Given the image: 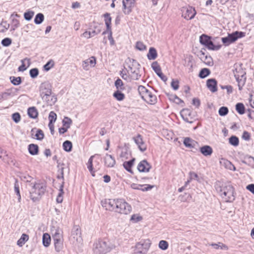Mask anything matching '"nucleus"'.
Segmentation results:
<instances>
[{
    "label": "nucleus",
    "instance_id": "obj_1",
    "mask_svg": "<svg viewBox=\"0 0 254 254\" xmlns=\"http://www.w3.org/2000/svg\"><path fill=\"white\" fill-rule=\"evenodd\" d=\"M215 187L216 191L226 202H233L235 200L234 189L230 185L217 182Z\"/></svg>",
    "mask_w": 254,
    "mask_h": 254
},
{
    "label": "nucleus",
    "instance_id": "obj_2",
    "mask_svg": "<svg viewBox=\"0 0 254 254\" xmlns=\"http://www.w3.org/2000/svg\"><path fill=\"white\" fill-rule=\"evenodd\" d=\"M46 189L45 185L43 183H35L32 185L30 190V197L33 202L39 200L44 194Z\"/></svg>",
    "mask_w": 254,
    "mask_h": 254
},
{
    "label": "nucleus",
    "instance_id": "obj_3",
    "mask_svg": "<svg viewBox=\"0 0 254 254\" xmlns=\"http://www.w3.org/2000/svg\"><path fill=\"white\" fill-rule=\"evenodd\" d=\"M234 77L238 82L239 90H241L246 83V72L240 66H236L233 70Z\"/></svg>",
    "mask_w": 254,
    "mask_h": 254
},
{
    "label": "nucleus",
    "instance_id": "obj_4",
    "mask_svg": "<svg viewBox=\"0 0 254 254\" xmlns=\"http://www.w3.org/2000/svg\"><path fill=\"white\" fill-rule=\"evenodd\" d=\"M115 212L124 214H127L131 211V206L123 199H117Z\"/></svg>",
    "mask_w": 254,
    "mask_h": 254
},
{
    "label": "nucleus",
    "instance_id": "obj_5",
    "mask_svg": "<svg viewBox=\"0 0 254 254\" xmlns=\"http://www.w3.org/2000/svg\"><path fill=\"white\" fill-rule=\"evenodd\" d=\"M93 249L96 254H104L110 251V247L106 241L100 239L94 244Z\"/></svg>",
    "mask_w": 254,
    "mask_h": 254
},
{
    "label": "nucleus",
    "instance_id": "obj_6",
    "mask_svg": "<svg viewBox=\"0 0 254 254\" xmlns=\"http://www.w3.org/2000/svg\"><path fill=\"white\" fill-rule=\"evenodd\" d=\"M40 95L43 100L48 101L52 94V86L48 82L42 83L39 86Z\"/></svg>",
    "mask_w": 254,
    "mask_h": 254
},
{
    "label": "nucleus",
    "instance_id": "obj_7",
    "mask_svg": "<svg viewBox=\"0 0 254 254\" xmlns=\"http://www.w3.org/2000/svg\"><path fill=\"white\" fill-rule=\"evenodd\" d=\"M245 36V33L244 32L236 31L231 34H229L227 37H223L222 41L225 46H228L236 41L238 38H242Z\"/></svg>",
    "mask_w": 254,
    "mask_h": 254
},
{
    "label": "nucleus",
    "instance_id": "obj_8",
    "mask_svg": "<svg viewBox=\"0 0 254 254\" xmlns=\"http://www.w3.org/2000/svg\"><path fill=\"white\" fill-rule=\"evenodd\" d=\"M210 39V37L208 36L202 35L200 36L199 41L202 45H204L209 50L213 51H217L219 50L221 46L215 45Z\"/></svg>",
    "mask_w": 254,
    "mask_h": 254
},
{
    "label": "nucleus",
    "instance_id": "obj_9",
    "mask_svg": "<svg viewBox=\"0 0 254 254\" xmlns=\"http://www.w3.org/2000/svg\"><path fill=\"white\" fill-rule=\"evenodd\" d=\"M139 66L140 64L135 61H133L131 65L128 66V72L131 79L138 80L140 77Z\"/></svg>",
    "mask_w": 254,
    "mask_h": 254
},
{
    "label": "nucleus",
    "instance_id": "obj_10",
    "mask_svg": "<svg viewBox=\"0 0 254 254\" xmlns=\"http://www.w3.org/2000/svg\"><path fill=\"white\" fill-rule=\"evenodd\" d=\"M135 3V0H123V11L124 14H129L134 7Z\"/></svg>",
    "mask_w": 254,
    "mask_h": 254
},
{
    "label": "nucleus",
    "instance_id": "obj_11",
    "mask_svg": "<svg viewBox=\"0 0 254 254\" xmlns=\"http://www.w3.org/2000/svg\"><path fill=\"white\" fill-rule=\"evenodd\" d=\"M196 13L195 9L192 7H183L182 9V16L187 20L193 18Z\"/></svg>",
    "mask_w": 254,
    "mask_h": 254
},
{
    "label": "nucleus",
    "instance_id": "obj_12",
    "mask_svg": "<svg viewBox=\"0 0 254 254\" xmlns=\"http://www.w3.org/2000/svg\"><path fill=\"white\" fill-rule=\"evenodd\" d=\"M117 199H106L101 201L102 205L105 207L106 210L110 211H115V206L116 205Z\"/></svg>",
    "mask_w": 254,
    "mask_h": 254
},
{
    "label": "nucleus",
    "instance_id": "obj_13",
    "mask_svg": "<svg viewBox=\"0 0 254 254\" xmlns=\"http://www.w3.org/2000/svg\"><path fill=\"white\" fill-rule=\"evenodd\" d=\"M132 139L141 152H144L146 150L147 146L143 140L142 137L140 134H138L136 136H133Z\"/></svg>",
    "mask_w": 254,
    "mask_h": 254
},
{
    "label": "nucleus",
    "instance_id": "obj_14",
    "mask_svg": "<svg viewBox=\"0 0 254 254\" xmlns=\"http://www.w3.org/2000/svg\"><path fill=\"white\" fill-rule=\"evenodd\" d=\"M151 67L155 72L163 81L166 82L167 80V76L162 72L161 67L157 62H154L151 64Z\"/></svg>",
    "mask_w": 254,
    "mask_h": 254
},
{
    "label": "nucleus",
    "instance_id": "obj_15",
    "mask_svg": "<svg viewBox=\"0 0 254 254\" xmlns=\"http://www.w3.org/2000/svg\"><path fill=\"white\" fill-rule=\"evenodd\" d=\"M183 120L187 123L191 124L193 122L191 117V111L188 109H183L180 112Z\"/></svg>",
    "mask_w": 254,
    "mask_h": 254
},
{
    "label": "nucleus",
    "instance_id": "obj_16",
    "mask_svg": "<svg viewBox=\"0 0 254 254\" xmlns=\"http://www.w3.org/2000/svg\"><path fill=\"white\" fill-rule=\"evenodd\" d=\"M150 168V165L146 160L141 161L137 166V169L140 172H148Z\"/></svg>",
    "mask_w": 254,
    "mask_h": 254
},
{
    "label": "nucleus",
    "instance_id": "obj_17",
    "mask_svg": "<svg viewBox=\"0 0 254 254\" xmlns=\"http://www.w3.org/2000/svg\"><path fill=\"white\" fill-rule=\"evenodd\" d=\"M105 165L109 168L113 167L116 164L115 158L111 155L106 154L104 158Z\"/></svg>",
    "mask_w": 254,
    "mask_h": 254
},
{
    "label": "nucleus",
    "instance_id": "obj_18",
    "mask_svg": "<svg viewBox=\"0 0 254 254\" xmlns=\"http://www.w3.org/2000/svg\"><path fill=\"white\" fill-rule=\"evenodd\" d=\"M154 187V186L150 185H138L133 183L131 185V188L134 190H141L143 191L150 190Z\"/></svg>",
    "mask_w": 254,
    "mask_h": 254
},
{
    "label": "nucleus",
    "instance_id": "obj_19",
    "mask_svg": "<svg viewBox=\"0 0 254 254\" xmlns=\"http://www.w3.org/2000/svg\"><path fill=\"white\" fill-rule=\"evenodd\" d=\"M217 82L216 79L213 78L209 79L207 80L206 85L208 88L212 92H215L217 91Z\"/></svg>",
    "mask_w": 254,
    "mask_h": 254
},
{
    "label": "nucleus",
    "instance_id": "obj_20",
    "mask_svg": "<svg viewBox=\"0 0 254 254\" xmlns=\"http://www.w3.org/2000/svg\"><path fill=\"white\" fill-rule=\"evenodd\" d=\"M200 152L205 156H210L213 150L211 146L209 145H204L200 148Z\"/></svg>",
    "mask_w": 254,
    "mask_h": 254
},
{
    "label": "nucleus",
    "instance_id": "obj_21",
    "mask_svg": "<svg viewBox=\"0 0 254 254\" xmlns=\"http://www.w3.org/2000/svg\"><path fill=\"white\" fill-rule=\"evenodd\" d=\"M201 55L202 57H201L200 59L206 65L208 66H212L213 65V60L210 56H205L204 53L203 52H202Z\"/></svg>",
    "mask_w": 254,
    "mask_h": 254
},
{
    "label": "nucleus",
    "instance_id": "obj_22",
    "mask_svg": "<svg viewBox=\"0 0 254 254\" xmlns=\"http://www.w3.org/2000/svg\"><path fill=\"white\" fill-rule=\"evenodd\" d=\"M184 144L187 147L192 148L195 146L197 142L190 137H186L184 140Z\"/></svg>",
    "mask_w": 254,
    "mask_h": 254
},
{
    "label": "nucleus",
    "instance_id": "obj_23",
    "mask_svg": "<svg viewBox=\"0 0 254 254\" xmlns=\"http://www.w3.org/2000/svg\"><path fill=\"white\" fill-rule=\"evenodd\" d=\"M103 16L105 18V24L107 27L106 31L112 30L111 26L112 18L110 16V13H106L104 14Z\"/></svg>",
    "mask_w": 254,
    "mask_h": 254
},
{
    "label": "nucleus",
    "instance_id": "obj_24",
    "mask_svg": "<svg viewBox=\"0 0 254 254\" xmlns=\"http://www.w3.org/2000/svg\"><path fill=\"white\" fill-rule=\"evenodd\" d=\"M28 151L32 155H37L39 152V147L35 144H30L28 146Z\"/></svg>",
    "mask_w": 254,
    "mask_h": 254
},
{
    "label": "nucleus",
    "instance_id": "obj_25",
    "mask_svg": "<svg viewBox=\"0 0 254 254\" xmlns=\"http://www.w3.org/2000/svg\"><path fill=\"white\" fill-rule=\"evenodd\" d=\"M147 58L149 60H155L157 57V53L156 50L153 47L150 48V49L149 50V52L147 54Z\"/></svg>",
    "mask_w": 254,
    "mask_h": 254
},
{
    "label": "nucleus",
    "instance_id": "obj_26",
    "mask_svg": "<svg viewBox=\"0 0 254 254\" xmlns=\"http://www.w3.org/2000/svg\"><path fill=\"white\" fill-rule=\"evenodd\" d=\"M28 115L32 119H36L38 115V112L37 109L35 107H30L28 109Z\"/></svg>",
    "mask_w": 254,
    "mask_h": 254
},
{
    "label": "nucleus",
    "instance_id": "obj_27",
    "mask_svg": "<svg viewBox=\"0 0 254 254\" xmlns=\"http://www.w3.org/2000/svg\"><path fill=\"white\" fill-rule=\"evenodd\" d=\"M157 97L152 92L149 94L148 98L146 99L145 102L150 105H154L157 103Z\"/></svg>",
    "mask_w": 254,
    "mask_h": 254
},
{
    "label": "nucleus",
    "instance_id": "obj_28",
    "mask_svg": "<svg viewBox=\"0 0 254 254\" xmlns=\"http://www.w3.org/2000/svg\"><path fill=\"white\" fill-rule=\"evenodd\" d=\"M28 240L29 236L26 234H23L17 241V245L19 247H22Z\"/></svg>",
    "mask_w": 254,
    "mask_h": 254
},
{
    "label": "nucleus",
    "instance_id": "obj_29",
    "mask_svg": "<svg viewBox=\"0 0 254 254\" xmlns=\"http://www.w3.org/2000/svg\"><path fill=\"white\" fill-rule=\"evenodd\" d=\"M72 236L74 239L78 240V237H80L81 235V230L78 226H74L71 231Z\"/></svg>",
    "mask_w": 254,
    "mask_h": 254
},
{
    "label": "nucleus",
    "instance_id": "obj_30",
    "mask_svg": "<svg viewBox=\"0 0 254 254\" xmlns=\"http://www.w3.org/2000/svg\"><path fill=\"white\" fill-rule=\"evenodd\" d=\"M135 160L134 158L128 161H126L123 163V166L125 169L130 173H132L131 167L133 164V162Z\"/></svg>",
    "mask_w": 254,
    "mask_h": 254
},
{
    "label": "nucleus",
    "instance_id": "obj_31",
    "mask_svg": "<svg viewBox=\"0 0 254 254\" xmlns=\"http://www.w3.org/2000/svg\"><path fill=\"white\" fill-rule=\"evenodd\" d=\"M169 99L173 102L177 104H180L181 103H183V101L179 98L177 95L175 94H167Z\"/></svg>",
    "mask_w": 254,
    "mask_h": 254
},
{
    "label": "nucleus",
    "instance_id": "obj_32",
    "mask_svg": "<svg viewBox=\"0 0 254 254\" xmlns=\"http://www.w3.org/2000/svg\"><path fill=\"white\" fill-rule=\"evenodd\" d=\"M51 237L48 233H44L43 235L42 242L43 245L48 247L51 243Z\"/></svg>",
    "mask_w": 254,
    "mask_h": 254
},
{
    "label": "nucleus",
    "instance_id": "obj_33",
    "mask_svg": "<svg viewBox=\"0 0 254 254\" xmlns=\"http://www.w3.org/2000/svg\"><path fill=\"white\" fill-rule=\"evenodd\" d=\"M113 97L116 99L118 101H121L124 100L125 98V94L121 92V91L118 90L115 91L113 95Z\"/></svg>",
    "mask_w": 254,
    "mask_h": 254
},
{
    "label": "nucleus",
    "instance_id": "obj_34",
    "mask_svg": "<svg viewBox=\"0 0 254 254\" xmlns=\"http://www.w3.org/2000/svg\"><path fill=\"white\" fill-rule=\"evenodd\" d=\"M236 110L240 115H243L245 112V107L242 103H238L236 105Z\"/></svg>",
    "mask_w": 254,
    "mask_h": 254
},
{
    "label": "nucleus",
    "instance_id": "obj_35",
    "mask_svg": "<svg viewBox=\"0 0 254 254\" xmlns=\"http://www.w3.org/2000/svg\"><path fill=\"white\" fill-rule=\"evenodd\" d=\"M54 242L55 250L57 252H60L63 248V240H56Z\"/></svg>",
    "mask_w": 254,
    "mask_h": 254
},
{
    "label": "nucleus",
    "instance_id": "obj_36",
    "mask_svg": "<svg viewBox=\"0 0 254 254\" xmlns=\"http://www.w3.org/2000/svg\"><path fill=\"white\" fill-rule=\"evenodd\" d=\"M210 74V71L208 68H204L201 69L199 73V77L204 78Z\"/></svg>",
    "mask_w": 254,
    "mask_h": 254
},
{
    "label": "nucleus",
    "instance_id": "obj_37",
    "mask_svg": "<svg viewBox=\"0 0 254 254\" xmlns=\"http://www.w3.org/2000/svg\"><path fill=\"white\" fill-rule=\"evenodd\" d=\"M64 149L66 152H70L71 151L72 144L71 141L66 140L63 143Z\"/></svg>",
    "mask_w": 254,
    "mask_h": 254
},
{
    "label": "nucleus",
    "instance_id": "obj_38",
    "mask_svg": "<svg viewBox=\"0 0 254 254\" xmlns=\"http://www.w3.org/2000/svg\"><path fill=\"white\" fill-rule=\"evenodd\" d=\"M44 20V16L43 14L41 13H39L36 14L35 19L34 22L36 24H40L42 23V22Z\"/></svg>",
    "mask_w": 254,
    "mask_h": 254
},
{
    "label": "nucleus",
    "instance_id": "obj_39",
    "mask_svg": "<svg viewBox=\"0 0 254 254\" xmlns=\"http://www.w3.org/2000/svg\"><path fill=\"white\" fill-rule=\"evenodd\" d=\"M9 24L6 21H2L0 23V32L3 33L9 28Z\"/></svg>",
    "mask_w": 254,
    "mask_h": 254
},
{
    "label": "nucleus",
    "instance_id": "obj_40",
    "mask_svg": "<svg viewBox=\"0 0 254 254\" xmlns=\"http://www.w3.org/2000/svg\"><path fill=\"white\" fill-rule=\"evenodd\" d=\"M72 120L70 118L65 117L62 122L63 127L69 128L72 124Z\"/></svg>",
    "mask_w": 254,
    "mask_h": 254
},
{
    "label": "nucleus",
    "instance_id": "obj_41",
    "mask_svg": "<svg viewBox=\"0 0 254 254\" xmlns=\"http://www.w3.org/2000/svg\"><path fill=\"white\" fill-rule=\"evenodd\" d=\"M64 184L61 185L60 188V192L58 194V195L57 198V201L58 203H62L63 200V194H64Z\"/></svg>",
    "mask_w": 254,
    "mask_h": 254
},
{
    "label": "nucleus",
    "instance_id": "obj_42",
    "mask_svg": "<svg viewBox=\"0 0 254 254\" xmlns=\"http://www.w3.org/2000/svg\"><path fill=\"white\" fill-rule=\"evenodd\" d=\"M14 191L16 195L18 196V202H20L21 200V195L20 193L19 186L17 180H15L14 183Z\"/></svg>",
    "mask_w": 254,
    "mask_h": 254
},
{
    "label": "nucleus",
    "instance_id": "obj_43",
    "mask_svg": "<svg viewBox=\"0 0 254 254\" xmlns=\"http://www.w3.org/2000/svg\"><path fill=\"white\" fill-rule=\"evenodd\" d=\"M229 143L234 146H237L239 145V138L236 136H232L229 138Z\"/></svg>",
    "mask_w": 254,
    "mask_h": 254
},
{
    "label": "nucleus",
    "instance_id": "obj_44",
    "mask_svg": "<svg viewBox=\"0 0 254 254\" xmlns=\"http://www.w3.org/2000/svg\"><path fill=\"white\" fill-rule=\"evenodd\" d=\"M11 83L14 85H18L21 82V78L20 77L11 76L10 77Z\"/></svg>",
    "mask_w": 254,
    "mask_h": 254
},
{
    "label": "nucleus",
    "instance_id": "obj_45",
    "mask_svg": "<svg viewBox=\"0 0 254 254\" xmlns=\"http://www.w3.org/2000/svg\"><path fill=\"white\" fill-rule=\"evenodd\" d=\"M34 15V12L33 11L29 10L27 12H25L24 13V17L25 20L27 21H30L32 18L33 16Z\"/></svg>",
    "mask_w": 254,
    "mask_h": 254
},
{
    "label": "nucleus",
    "instance_id": "obj_46",
    "mask_svg": "<svg viewBox=\"0 0 254 254\" xmlns=\"http://www.w3.org/2000/svg\"><path fill=\"white\" fill-rule=\"evenodd\" d=\"M148 90H149L146 89L144 86L139 85L138 87V91L141 98L143 97V95H145L146 93L148 92Z\"/></svg>",
    "mask_w": 254,
    "mask_h": 254
},
{
    "label": "nucleus",
    "instance_id": "obj_47",
    "mask_svg": "<svg viewBox=\"0 0 254 254\" xmlns=\"http://www.w3.org/2000/svg\"><path fill=\"white\" fill-rule=\"evenodd\" d=\"M56 119V114L54 112L51 111L49 115V123H51V124H53L54 122H55Z\"/></svg>",
    "mask_w": 254,
    "mask_h": 254
},
{
    "label": "nucleus",
    "instance_id": "obj_48",
    "mask_svg": "<svg viewBox=\"0 0 254 254\" xmlns=\"http://www.w3.org/2000/svg\"><path fill=\"white\" fill-rule=\"evenodd\" d=\"M115 85L118 90H123L124 89L123 82L122 80L120 78H118L116 80L115 82Z\"/></svg>",
    "mask_w": 254,
    "mask_h": 254
},
{
    "label": "nucleus",
    "instance_id": "obj_49",
    "mask_svg": "<svg viewBox=\"0 0 254 254\" xmlns=\"http://www.w3.org/2000/svg\"><path fill=\"white\" fill-rule=\"evenodd\" d=\"M168 243L167 241L161 240L159 243V248L162 250H166L168 248Z\"/></svg>",
    "mask_w": 254,
    "mask_h": 254
},
{
    "label": "nucleus",
    "instance_id": "obj_50",
    "mask_svg": "<svg viewBox=\"0 0 254 254\" xmlns=\"http://www.w3.org/2000/svg\"><path fill=\"white\" fill-rule=\"evenodd\" d=\"M11 31H14L16 28H18L19 26V21L16 18H13L11 21Z\"/></svg>",
    "mask_w": 254,
    "mask_h": 254
},
{
    "label": "nucleus",
    "instance_id": "obj_51",
    "mask_svg": "<svg viewBox=\"0 0 254 254\" xmlns=\"http://www.w3.org/2000/svg\"><path fill=\"white\" fill-rule=\"evenodd\" d=\"M106 33H108L109 34V35H108V39L110 41V45H114L115 44V41L112 37V30H110V31H104L102 33V34L104 35Z\"/></svg>",
    "mask_w": 254,
    "mask_h": 254
},
{
    "label": "nucleus",
    "instance_id": "obj_52",
    "mask_svg": "<svg viewBox=\"0 0 254 254\" xmlns=\"http://www.w3.org/2000/svg\"><path fill=\"white\" fill-rule=\"evenodd\" d=\"M228 108L224 106L221 107L218 111L219 114L221 116H226L228 113Z\"/></svg>",
    "mask_w": 254,
    "mask_h": 254
},
{
    "label": "nucleus",
    "instance_id": "obj_53",
    "mask_svg": "<svg viewBox=\"0 0 254 254\" xmlns=\"http://www.w3.org/2000/svg\"><path fill=\"white\" fill-rule=\"evenodd\" d=\"M54 62L53 60H51L49 62H48L46 64L44 65V68L45 70L48 71L52 67H53L54 66Z\"/></svg>",
    "mask_w": 254,
    "mask_h": 254
},
{
    "label": "nucleus",
    "instance_id": "obj_54",
    "mask_svg": "<svg viewBox=\"0 0 254 254\" xmlns=\"http://www.w3.org/2000/svg\"><path fill=\"white\" fill-rule=\"evenodd\" d=\"M54 242H56V240H63L62 234L60 233L59 230H56L55 233L53 235Z\"/></svg>",
    "mask_w": 254,
    "mask_h": 254
},
{
    "label": "nucleus",
    "instance_id": "obj_55",
    "mask_svg": "<svg viewBox=\"0 0 254 254\" xmlns=\"http://www.w3.org/2000/svg\"><path fill=\"white\" fill-rule=\"evenodd\" d=\"M12 119L15 123H18L20 121L21 116L19 113H14L12 115Z\"/></svg>",
    "mask_w": 254,
    "mask_h": 254
},
{
    "label": "nucleus",
    "instance_id": "obj_56",
    "mask_svg": "<svg viewBox=\"0 0 254 254\" xmlns=\"http://www.w3.org/2000/svg\"><path fill=\"white\" fill-rule=\"evenodd\" d=\"M11 43H12V40L9 38H5L3 40H2L1 42L2 45L4 47L9 46V45H11Z\"/></svg>",
    "mask_w": 254,
    "mask_h": 254
},
{
    "label": "nucleus",
    "instance_id": "obj_57",
    "mask_svg": "<svg viewBox=\"0 0 254 254\" xmlns=\"http://www.w3.org/2000/svg\"><path fill=\"white\" fill-rule=\"evenodd\" d=\"M29 73L32 78H35L38 75L39 70L37 68H32L30 69Z\"/></svg>",
    "mask_w": 254,
    "mask_h": 254
},
{
    "label": "nucleus",
    "instance_id": "obj_58",
    "mask_svg": "<svg viewBox=\"0 0 254 254\" xmlns=\"http://www.w3.org/2000/svg\"><path fill=\"white\" fill-rule=\"evenodd\" d=\"M136 48L139 51H144L146 47L142 42L138 41L136 43Z\"/></svg>",
    "mask_w": 254,
    "mask_h": 254
},
{
    "label": "nucleus",
    "instance_id": "obj_59",
    "mask_svg": "<svg viewBox=\"0 0 254 254\" xmlns=\"http://www.w3.org/2000/svg\"><path fill=\"white\" fill-rule=\"evenodd\" d=\"M35 136L37 139L41 140L43 139L44 134L43 131L41 129H39L37 130Z\"/></svg>",
    "mask_w": 254,
    "mask_h": 254
},
{
    "label": "nucleus",
    "instance_id": "obj_60",
    "mask_svg": "<svg viewBox=\"0 0 254 254\" xmlns=\"http://www.w3.org/2000/svg\"><path fill=\"white\" fill-rule=\"evenodd\" d=\"M142 219L141 216H140L138 215L133 214L131 216L130 218V221H132L134 223H136Z\"/></svg>",
    "mask_w": 254,
    "mask_h": 254
},
{
    "label": "nucleus",
    "instance_id": "obj_61",
    "mask_svg": "<svg viewBox=\"0 0 254 254\" xmlns=\"http://www.w3.org/2000/svg\"><path fill=\"white\" fill-rule=\"evenodd\" d=\"M210 245L213 247L215 249H218L219 248L222 249L223 248H226V246L225 245L223 244L220 242L218 243V244L212 243Z\"/></svg>",
    "mask_w": 254,
    "mask_h": 254
},
{
    "label": "nucleus",
    "instance_id": "obj_62",
    "mask_svg": "<svg viewBox=\"0 0 254 254\" xmlns=\"http://www.w3.org/2000/svg\"><path fill=\"white\" fill-rule=\"evenodd\" d=\"M25 61H27L28 62H29L30 60L28 58H25L24 59L21 60L22 64L18 67V70L20 71H24L26 69V68L25 67V65L24 64V62Z\"/></svg>",
    "mask_w": 254,
    "mask_h": 254
},
{
    "label": "nucleus",
    "instance_id": "obj_63",
    "mask_svg": "<svg viewBox=\"0 0 254 254\" xmlns=\"http://www.w3.org/2000/svg\"><path fill=\"white\" fill-rule=\"evenodd\" d=\"M171 87L175 90H177L178 89L179 85V81L178 80H172L171 82Z\"/></svg>",
    "mask_w": 254,
    "mask_h": 254
},
{
    "label": "nucleus",
    "instance_id": "obj_64",
    "mask_svg": "<svg viewBox=\"0 0 254 254\" xmlns=\"http://www.w3.org/2000/svg\"><path fill=\"white\" fill-rule=\"evenodd\" d=\"M151 243L149 240H146L144 241V242L142 244V246L144 248V249H146L148 250L150 246H151Z\"/></svg>",
    "mask_w": 254,
    "mask_h": 254
}]
</instances>
